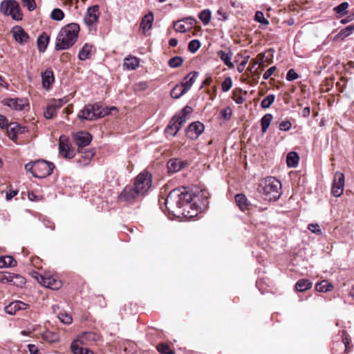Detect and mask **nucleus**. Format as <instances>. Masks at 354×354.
Masks as SVG:
<instances>
[{
  "label": "nucleus",
  "instance_id": "obj_3",
  "mask_svg": "<svg viewBox=\"0 0 354 354\" xmlns=\"http://www.w3.org/2000/svg\"><path fill=\"white\" fill-rule=\"evenodd\" d=\"M79 32L80 26L76 23L64 26L57 35L55 49L60 50L71 48L76 42Z\"/></svg>",
  "mask_w": 354,
  "mask_h": 354
},
{
  "label": "nucleus",
  "instance_id": "obj_32",
  "mask_svg": "<svg viewBox=\"0 0 354 354\" xmlns=\"http://www.w3.org/2000/svg\"><path fill=\"white\" fill-rule=\"evenodd\" d=\"M313 283L308 279H302L299 280L296 284V290L299 292H304L312 288Z\"/></svg>",
  "mask_w": 354,
  "mask_h": 354
},
{
  "label": "nucleus",
  "instance_id": "obj_13",
  "mask_svg": "<svg viewBox=\"0 0 354 354\" xmlns=\"http://www.w3.org/2000/svg\"><path fill=\"white\" fill-rule=\"evenodd\" d=\"M100 16L99 6L95 5L87 9L84 20L88 26H93L98 21Z\"/></svg>",
  "mask_w": 354,
  "mask_h": 354
},
{
  "label": "nucleus",
  "instance_id": "obj_53",
  "mask_svg": "<svg viewBox=\"0 0 354 354\" xmlns=\"http://www.w3.org/2000/svg\"><path fill=\"white\" fill-rule=\"evenodd\" d=\"M292 126V124L290 121L286 120L283 121L279 124V128L281 131H288Z\"/></svg>",
  "mask_w": 354,
  "mask_h": 354
},
{
  "label": "nucleus",
  "instance_id": "obj_62",
  "mask_svg": "<svg viewBox=\"0 0 354 354\" xmlns=\"http://www.w3.org/2000/svg\"><path fill=\"white\" fill-rule=\"evenodd\" d=\"M246 64L247 60H243L237 66V70L239 73H242L244 71Z\"/></svg>",
  "mask_w": 354,
  "mask_h": 354
},
{
  "label": "nucleus",
  "instance_id": "obj_37",
  "mask_svg": "<svg viewBox=\"0 0 354 354\" xmlns=\"http://www.w3.org/2000/svg\"><path fill=\"white\" fill-rule=\"evenodd\" d=\"M183 59L180 56H176L169 60L168 64L171 68H178L183 64Z\"/></svg>",
  "mask_w": 354,
  "mask_h": 354
},
{
  "label": "nucleus",
  "instance_id": "obj_21",
  "mask_svg": "<svg viewBox=\"0 0 354 354\" xmlns=\"http://www.w3.org/2000/svg\"><path fill=\"white\" fill-rule=\"evenodd\" d=\"M82 344L79 342V339L73 341L71 344V348L74 354H94L93 352L86 348H83Z\"/></svg>",
  "mask_w": 354,
  "mask_h": 354
},
{
  "label": "nucleus",
  "instance_id": "obj_15",
  "mask_svg": "<svg viewBox=\"0 0 354 354\" xmlns=\"http://www.w3.org/2000/svg\"><path fill=\"white\" fill-rule=\"evenodd\" d=\"M37 281L42 286L53 290L59 289L62 286V282L51 277H44L42 275L37 278Z\"/></svg>",
  "mask_w": 354,
  "mask_h": 354
},
{
  "label": "nucleus",
  "instance_id": "obj_51",
  "mask_svg": "<svg viewBox=\"0 0 354 354\" xmlns=\"http://www.w3.org/2000/svg\"><path fill=\"white\" fill-rule=\"evenodd\" d=\"M299 77L298 74L294 69H290L286 75V80L288 81H293Z\"/></svg>",
  "mask_w": 354,
  "mask_h": 354
},
{
  "label": "nucleus",
  "instance_id": "obj_23",
  "mask_svg": "<svg viewBox=\"0 0 354 354\" xmlns=\"http://www.w3.org/2000/svg\"><path fill=\"white\" fill-rule=\"evenodd\" d=\"M153 21V15L151 12H149L143 17L140 24V28L142 29L144 33L151 28Z\"/></svg>",
  "mask_w": 354,
  "mask_h": 354
},
{
  "label": "nucleus",
  "instance_id": "obj_5",
  "mask_svg": "<svg viewBox=\"0 0 354 354\" xmlns=\"http://www.w3.org/2000/svg\"><path fill=\"white\" fill-rule=\"evenodd\" d=\"M0 12L4 15L11 16L14 20L22 19L19 4L15 0H3L0 5Z\"/></svg>",
  "mask_w": 354,
  "mask_h": 354
},
{
  "label": "nucleus",
  "instance_id": "obj_12",
  "mask_svg": "<svg viewBox=\"0 0 354 354\" xmlns=\"http://www.w3.org/2000/svg\"><path fill=\"white\" fill-rule=\"evenodd\" d=\"M205 127L200 122L190 124L186 130V136L191 140H196L204 131Z\"/></svg>",
  "mask_w": 354,
  "mask_h": 354
},
{
  "label": "nucleus",
  "instance_id": "obj_38",
  "mask_svg": "<svg viewBox=\"0 0 354 354\" xmlns=\"http://www.w3.org/2000/svg\"><path fill=\"white\" fill-rule=\"evenodd\" d=\"M11 279L12 280L11 282H10V283H12L13 285H15L17 286H21L25 283L26 280L24 277L13 273H11Z\"/></svg>",
  "mask_w": 354,
  "mask_h": 354
},
{
  "label": "nucleus",
  "instance_id": "obj_56",
  "mask_svg": "<svg viewBox=\"0 0 354 354\" xmlns=\"http://www.w3.org/2000/svg\"><path fill=\"white\" fill-rule=\"evenodd\" d=\"M221 114L225 120H230L232 115V110L230 108H227L222 110Z\"/></svg>",
  "mask_w": 354,
  "mask_h": 354
},
{
  "label": "nucleus",
  "instance_id": "obj_4",
  "mask_svg": "<svg viewBox=\"0 0 354 354\" xmlns=\"http://www.w3.org/2000/svg\"><path fill=\"white\" fill-rule=\"evenodd\" d=\"M112 111H117V108L112 106L110 109L102 108L100 103L87 104L79 113L78 118L81 120H93L102 118L108 114H112Z\"/></svg>",
  "mask_w": 354,
  "mask_h": 354
},
{
  "label": "nucleus",
  "instance_id": "obj_7",
  "mask_svg": "<svg viewBox=\"0 0 354 354\" xmlns=\"http://www.w3.org/2000/svg\"><path fill=\"white\" fill-rule=\"evenodd\" d=\"M55 168L53 162L41 159L35 161L34 177L38 178L50 176Z\"/></svg>",
  "mask_w": 354,
  "mask_h": 354
},
{
  "label": "nucleus",
  "instance_id": "obj_49",
  "mask_svg": "<svg viewBox=\"0 0 354 354\" xmlns=\"http://www.w3.org/2000/svg\"><path fill=\"white\" fill-rule=\"evenodd\" d=\"M22 1L28 10L32 11L35 9L36 3L35 0H22Z\"/></svg>",
  "mask_w": 354,
  "mask_h": 354
},
{
  "label": "nucleus",
  "instance_id": "obj_17",
  "mask_svg": "<svg viewBox=\"0 0 354 354\" xmlns=\"http://www.w3.org/2000/svg\"><path fill=\"white\" fill-rule=\"evenodd\" d=\"M11 32L15 39L18 43L24 44L28 42L29 36L21 26H15Z\"/></svg>",
  "mask_w": 354,
  "mask_h": 354
},
{
  "label": "nucleus",
  "instance_id": "obj_54",
  "mask_svg": "<svg viewBox=\"0 0 354 354\" xmlns=\"http://www.w3.org/2000/svg\"><path fill=\"white\" fill-rule=\"evenodd\" d=\"M187 116V115L185 113H179L178 115H174L173 118H176V121L178 122H180V124L183 126V124L186 122Z\"/></svg>",
  "mask_w": 354,
  "mask_h": 354
},
{
  "label": "nucleus",
  "instance_id": "obj_55",
  "mask_svg": "<svg viewBox=\"0 0 354 354\" xmlns=\"http://www.w3.org/2000/svg\"><path fill=\"white\" fill-rule=\"evenodd\" d=\"M254 19L258 22L266 24V19L264 17V15L261 11L256 12Z\"/></svg>",
  "mask_w": 354,
  "mask_h": 354
},
{
  "label": "nucleus",
  "instance_id": "obj_35",
  "mask_svg": "<svg viewBox=\"0 0 354 354\" xmlns=\"http://www.w3.org/2000/svg\"><path fill=\"white\" fill-rule=\"evenodd\" d=\"M316 290L318 292H326L330 291L333 289V285L326 280H323L317 283L315 286Z\"/></svg>",
  "mask_w": 354,
  "mask_h": 354
},
{
  "label": "nucleus",
  "instance_id": "obj_20",
  "mask_svg": "<svg viewBox=\"0 0 354 354\" xmlns=\"http://www.w3.org/2000/svg\"><path fill=\"white\" fill-rule=\"evenodd\" d=\"M78 339L82 344H86L97 342L100 339V336L93 332H86L82 333Z\"/></svg>",
  "mask_w": 354,
  "mask_h": 354
},
{
  "label": "nucleus",
  "instance_id": "obj_6",
  "mask_svg": "<svg viewBox=\"0 0 354 354\" xmlns=\"http://www.w3.org/2000/svg\"><path fill=\"white\" fill-rule=\"evenodd\" d=\"M281 182L272 176L267 177V201H275L282 194Z\"/></svg>",
  "mask_w": 354,
  "mask_h": 354
},
{
  "label": "nucleus",
  "instance_id": "obj_57",
  "mask_svg": "<svg viewBox=\"0 0 354 354\" xmlns=\"http://www.w3.org/2000/svg\"><path fill=\"white\" fill-rule=\"evenodd\" d=\"M10 123H8V119L3 115H0V128L6 129Z\"/></svg>",
  "mask_w": 354,
  "mask_h": 354
},
{
  "label": "nucleus",
  "instance_id": "obj_14",
  "mask_svg": "<svg viewBox=\"0 0 354 354\" xmlns=\"http://www.w3.org/2000/svg\"><path fill=\"white\" fill-rule=\"evenodd\" d=\"M265 53H262L258 56V60L254 62L253 64L251 66L250 64V71L252 73L255 75H262V77L263 80H266V72L263 73V67H264V62L263 58L261 56L264 55Z\"/></svg>",
  "mask_w": 354,
  "mask_h": 354
},
{
  "label": "nucleus",
  "instance_id": "obj_39",
  "mask_svg": "<svg viewBox=\"0 0 354 354\" xmlns=\"http://www.w3.org/2000/svg\"><path fill=\"white\" fill-rule=\"evenodd\" d=\"M43 339L46 342L53 343L58 341L59 336L57 333L48 331L43 335Z\"/></svg>",
  "mask_w": 354,
  "mask_h": 354
},
{
  "label": "nucleus",
  "instance_id": "obj_59",
  "mask_svg": "<svg viewBox=\"0 0 354 354\" xmlns=\"http://www.w3.org/2000/svg\"><path fill=\"white\" fill-rule=\"evenodd\" d=\"M28 348L30 354H39V351L35 344H28Z\"/></svg>",
  "mask_w": 354,
  "mask_h": 354
},
{
  "label": "nucleus",
  "instance_id": "obj_61",
  "mask_svg": "<svg viewBox=\"0 0 354 354\" xmlns=\"http://www.w3.org/2000/svg\"><path fill=\"white\" fill-rule=\"evenodd\" d=\"M233 95H234V97H233V99L234 100L239 104H242L244 101V99L243 97L241 96H237L236 97V91H234V93H233Z\"/></svg>",
  "mask_w": 354,
  "mask_h": 354
},
{
  "label": "nucleus",
  "instance_id": "obj_45",
  "mask_svg": "<svg viewBox=\"0 0 354 354\" xmlns=\"http://www.w3.org/2000/svg\"><path fill=\"white\" fill-rule=\"evenodd\" d=\"M201 47V42L198 39L192 40L188 44V50L191 53L196 52Z\"/></svg>",
  "mask_w": 354,
  "mask_h": 354
},
{
  "label": "nucleus",
  "instance_id": "obj_18",
  "mask_svg": "<svg viewBox=\"0 0 354 354\" xmlns=\"http://www.w3.org/2000/svg\"><path fill=\"white\" fill-rule=\"evenodd\" d=\"M3 105L15 109L17 111L23 110L25 106V101L23 99H5L2 101Z\"/></svg>",
  "mask_w": 354,
  "mask_h": 354
},
{
  "label": "nucleus",
  "instance_id": "obj_27",
  "mask_svg": "<svg viewBox=\"0 0 354 354\" xmlns=\"http://www.w3.org/2000/svg\"><path fill=\"white\" fill-rule=\"evenodd\" d=\"M299 160V156L297 152L291 151L288 153L286 157L287 165L289 167L295 168L297 167Z\"/></svg>",
  "mask_w": 354,
  "mask_h": 354
},
{
  "label": "nucleus",
  "instance_id": "obj_33",
  "mask_svg": "<svg viewBox=\"0 0 354 354\" xmlns=\"http://www.w3.org/2000/svg\"><path fill=\"white\" fill-rule=\"evenodd\" d=\"M15 266H17V261L12 257H0V268L14 267Z\"/></svg>",
  "mask_w": 354,
  "mask_h": 354
},
{
  "label": "nucleus",
  "instance_id": "obj_24",
  "mask_svg": "<svg viewBox=\"0 0 354 354\" xmlns=\"http://www.w3.org/2000/svg\"><path fill=\"white\" fill-rule=\"evenodd\" d=\"M181 127L180 122H178L176 118H172L165 129V132L175 136Z\"/></svg>",
  "mask_w": 354,
  "mask_h": 354
},
{
  "label": "nucleus",
  "instance_id": "obj_47",
  "mask_svg": "<svg viewBox=\"0 0 354 354\" xmlns=\"http://www.w3.org/2000/svg\"><path fill=\"white\" fill-rule=\"evenodd\" d=\"M232 85V81L231 77H226L224 80V81L223 82L222 85H221L223 91H224V92L228 91L231 88Z\"/></svg>",
  "mask_w": 354,
  "mask_h": 354
},
{
  "label": "nucleus",
  "instance_id": "obj_16",
  "mask_svg": "<svg viewBox=\"0 0 354 354\" xmlns=\"http://www.w3.org/2000/svg\"><path fill=\"white\" fill-rule=\"evenodd\" d=\"M59 150L61 155L66 158H72L74 157V151L70 149L66 139H64L62 136L59 138Z\"/></svg>",
  "mask_w": 354,
  "mask_h": 354
},
{
  "label": "nucleus",
  "instance_id": "obj_50",
  "mask_svg": "<svg viewBox=\"0 0 354 354\" xmlns=\"http://www.w3.org/2000/svg\"><path fill=\"white\" fill-rule=\"evenodd\" d=\"M11 273H0V282L1 283H9L12 281Z\"/></svg>",
  "mask_w": 354,
  "mask_h": 354
},
{
  "label": "nucleus",
  "instance_id": "obj_64",
  "mask_svg": "<svg viewBox=\"0 0 354 354\" xmlns=\"http://www.w3.org/2000/svg\"><path fill=\"white\" fill-rule=\"evenodd\" d=\"M274 98L275 97L273 94L267 95V108H268L272 104L274 100Z\"/></svg>",
  "mask_w": 354,
  "mask_h": 354
},
{
  "label": "nucleus",
  "instance_id": "obj_36",
  "mask_svg": "<svg viewBox=\"0 0 354 354\" xmlns=\"http://www.w3.org/2000/svg\"><path fill=\"white\" fill-rule=\"evenodd\" d=\"M198 18L204 25H207L212 18L211 11L209 9L202 10L198 15Z\"/></svg>",
  "mask_w": 354,
  "mask_h": 354
},
{
  "label": "nucleus",
  "instance_id": "obj_29",
  "mask_svg": "<svg viewBox=\"0 0 354 354\" xmlns=\"http://www.w3.org/2000/svg\"><path fill=\"white\" fill-rule=\"evenodd\" d=\"M235 201L239 209L244 211L248 208L249 202L246 196L243 194H238L235 196Z\"/></svg>",
  "mask_w": 354,
  "mask_h": 354
},
{
  "label": "nucleus",
  "instance_id": "obj_60",
  "mask_svg": "<svg viewBox=\"0 0 354 354\" xmlns=\"http://www.w3.org/2000/svg\"><path fill=\"white\" fill-rule=\"evenodd\" d=\"M50 104L51 106H53L55 109L57 111V109H60L62 106V104H60V102L56 101V100H53Z\"/></svg>",
  "mask_w": 354,
  "mask_h": 354
},
{
  "label": "nucleus",
  "instance_id": "obj_34",
  "mask_svg": "<svg viewBox=\"0 0 354 354\" xmlns=\"http://www.w3.org/2000/svg\"><path fill=\"white\" fill-rule=\"evenodd\" d=\"M187 92V91L184 88L183 85L180 84L176 85L172 88V90L171 91L170 95H171V97H173L174 99H178Z\"/></svg>",
  "mask_w": 354,
  "mask_h": 354
},
{
  "label": "nucleus",
  "instance_id": "obj_22",
  "mask_svg": "<svg viewBox=\"0 0 354 354\" xmlns=\"http://www.w3.org/2000/svg\"><path fill=\"white\" fill-rule=\"evenodd\" d=\"M42 85L45 88H49L54 82L53 72L51 70H46L41 73Z\"/></svg>",
  "mask_w": 354,
  "mask_h": 354
},
{
  "label": "nucleus",
  "instance_id": "obj_1",
  "mask_svg": "<svg viewBox=\"0 0 354 354\" xmlns=\"http://www.w3.org/2000/svg\"><path fill=\"white\" fill-rule=\"evenodd\" d=\"M193 198V194L187 187L174 189L169 192L165 200L166 208L172 214L180 213V209L183 210L182 214H184L185 212L189 214V209H193L194 205L192 203Z\"/></svg>",
  "mask_w": 354,
  "mask_h": 354
},
{
  "label": "nucleus",
  "instance_id": "obj_40",
  "mask_svg": "<svg viewBox=\"0 0 354 354\" xmlns=\"http://www.w3.org/2000/svg\"><path fill=\"white\" fill-rule=\"evenodd\" d=\"M50 17L55 21H61L64 17V12L59 8H55L53 10Z\"/></svg>",
  "mask_w": 354,
  "mask_h": 354
},
{
  "label": "nucleus",
  "instance_id": "obj_11",
  "mask_svg": "<svg viewBox=\"0 0 354 354\" xmlns=\"http://www.w3.org/2000/svg\"><path fill=\"white\" fill-rule=\"evenodd\" d=\"M344 176L342 173L337 172L334 177V180L332 187V194L335 197H339L342 195L344 190Z\"/></svg>",
  "mask_w": 354,
  "mask_h": 354
},
{
  "label": "nucleus",
  "instance_id": "obj_25",
  "mask_svg": "<svg viewBox=\"0 0 354 354\" xmlns=\"http://www.w3.org/2000/svg\"><path fill=\"white\" fill-rule=\"evenodd\" d=\"M198 72L192 71L189 73L185 77L184 82H181V84L184 88L187 91L195 82L196 77L198 76Z\"/></svg>",
  "mask_w": 354,
  "mask_h": 354
},
{
  "label": "nucleus",
  "instance_id": "obj_10",
  "mask_svg": "<svg viewBox=\"0 0 354 354\" xmlns=\"http://www.w3.org/2000/svg\"><path fill=\"white\" fill-rule=\"evenodd\" d=\"M28 131L27 127L21 126L17 122H11L7 128V134L10 139L17 141V136Z\"/></svg>",
  "mask_w": 354,
  "mask_h": 354
},
{
  "label": "nucleus",
  "instance_id": "obj_31",
  "mask_svg": "<svg viewBox=\"0 0 354 354\" xmlns=\"http://www.w3.org/2000/svg\"><path fill=\"white\" fill-rule=\"evenodd\" d=\"M93 46L88 44H85L80 50L78 57L80 60H86L91 56Z\"/></svg>",
  "mask_w": 354,
  "mask_h": 354
},
{
  "label": "nucleus",
  "instance_id": "obj_26",
  "mask_svg": "<svg viewBox=\"0 0 354 354\" xmlns=\"http://www.w3.org/2000/svg\"><path fill=\"white\" fill-rule=\"evenodd\" d=\"M50 37L45 32H43L37 38V48L39 52L44 53L48 44Z\"/></svg>",
  "mask_w": 354,
  "mask_h": 354
},
{
  "label": "nucleus",
  "instance_id": "obj_46",
  "mask_svg": "<svg viewBox=\"0 0 354 354\" xmlns=\"http://www.w3.org/2000/svg\"><path fill=\"white\" fill-rule=\"evenodd\" d=\"M55 112L56 110L55 108L49 103L46 107V110L44 113V115L46 119H51L54 116Z\"/></svg>",
  "mask_w": 354,
  "mask_h": 354
},
{
  "label": "nucleus",
  "instance_id": "obj_41",
  "mask_svg": "<svg viewBox=\"0 0 354 354\" xmlns=\"http://www.w3.org/2000/svg\"><path fill=\"white\" fill-rule=\"evenodd\" d=\"M17 305L18 302H17L16 301L10 303L8 306L5 307L6 313L10 315L15 314L17 311L19 310Z\"/></svg>",
  "mask_w": 354,
  "mask_h": 354
},
{
  "label": "nucleus",
  "instance_id": "obj_9",
  "mask_svg": "<svg viewBox=\"0 0 354 354\" xmlns=\"http://www.w3.org/2000/svg\"><path fill=\"white\" fill-rule=\"evenodd\" d=\"M73 139L75 145L78 147V150L80 151L91 143L92 136L87 131H79L73 136Z\"/></svg>",
  "mask_w": 354,
  "mask_h": 354
},
{
  "label": "nucleus",
  "instance_id": "obj_48",
  "mask_svg": "<svg viewBox=\"0 0 354 354\" xmlns=\"http://www.w3.org/2000/svg\"><path fill=\"white\" fill-rule=\"evenodd\" d=\"M58 318L62 322L66 324H70L73 320L72 317L69 315L65 313H59Z\"/></svg>",
  "mask_w": 354,
  "mask_h": 354
},
{
  "label": "nucleus",
  "instance_id": "obj_44",
  "mask_svg": "<svg viewBox=\"0 0 354 354\" xmlns=\"http://www.w3.org/2000/svg\"><path fill=\"white\" fill-rule=\"evenodd\" d=\"M348 8V3L347 2H343L336 6L334 8V10L337 14L340 15L341 16L344 15L346 13V9Z\"/></svg>",
  "mask_w": 354,
  "mask_h": 354
},
{
  "label": "nucleus",
  "instance_id": "obj_52",
  "mask_svg": "<svg viewBox=\"0 0 354 354\" xmlns=\"http://www.w3.org/2000/svg\"><path fill=\"white\" fill-rule=\"evenodd\" d=\"M308 229L310 231H311L312 232L317 234H319L322 233L321 229L318 224L310 223L308 225Z\"/></svg>",
  "mask_w": 354,
  "mask_h": 354
},
{
  "label": "nucleus",
  "instance_id": "obj_19",
  "mask_svg": "<svg viewBox=\"0 0 354 354\" xmlns=\"http://www.w3.org/2000/svg\"><path fill=\"white\" fill-rule=\"evenodd\" d=\"M187 165L185 161H182L178 158L171 159L167 162V169L169 173H176L180 171Z\"/></svg>",
  "mask_w": 354,
  "mask_h": 354
},
{
  "label": "nucleus",
  "instance_id": "obj_30",
  "mask_svg": "<svg viewBox=\"0 0 354 354\" xmlns=\"http://www.w3.org/2000/svg\"><path fill=\"white\" fill-rule=\"evenodd\" d=\"M139 59L136 57H126L124 60V66L128 70H135L139 66Z\"/></svg>",
  "mask_w": 354,
  "mask_h": 354
},
{
  "label": "nucleus",
  "instance_id": "obj_28",
  "mask_svg": "<svg viewBox=\"0 0 354 354\" xmlns=\"http://www.w3.org/2000/svg\"><path fill=\"white\" fill-rule=\"evenodd\" d=\"M217 55L227 67L230 68L234 67V64L231 62L232 57V53L231 52L225 53L223 50H219Z\"/></svg>",
  "mask_w": 354,
  "mask_h": 354
},
{
  "label": "nucleus",
  "instance_id": "obj_58",
  "mask_svg": "<svg viewBox=\"0 0 354 354\" xmlns=\"http://www.w3.org/2000/svg\"><path fill=\"white\" fill-rule=\"evenodd\" d=\"M25 169L27 171H30L32 176H34V171H35V161L29 162L25 165Z\"/></svg>",
  "mask_w": 354,
  "mask_h": 354
},
{
  "label": "nucleus",
  "instance_id": "obj_43",
  "mask_svg": "<svg viewBox=\"0 0 354 354\" xmlns=\"http://www.w3.org/2000/svg\"><path fill=\"white\" fill-rule=\"evenodd\" d=\"M157 350L162 354H174V352L170 349L169 346L166 344H159L157 346Z\"/></svg>",
  "mask_w": 354,
  "mask_h": 354
},
{
  "label": "nucleus",
  "instance_id": "obj_42",
  "mask_svg": "<svg viewBox=\"0 0 354 354\" xmlns=\"http://www.w3.org/2000/svg\"><path fill=\"white\" fill-rule=\"evenodd\" d=\"M354 31V25L348 26L343 29H342L339 32V35L342 37V38H346L351 35L353 32Z\"/></svg>",
  "mask_w": 354,
  "mask_h": 354
},
{
  "label": "nucleus",
  "instance_id": "obj_2",
  "mask_svg": "<svg viewBox=\"0 0 354 354\" xmlns=\"http://www.w3.org/2000/svg\"><path fill=\"white\" fill-rule=\"evenodd\" d=\"M151 185V175L148 172L140 173L136 178L133 187H126L119 196L121 201L132 202L142 196Z\"/></svg>",
  "mask_w": 354,
  "mask_h": 354
},
{
  "label": "nucleus",
  "instance_id": "obj_63",
  "mask_svg": "<svg viewBox=\"0 0 354 354\" xmlns=\"http://www.w3.org/2000/svg\"><path fill=\"white\" fill-rule=\"evenodd\" d=\"M18 194L17 190L10 191V192L6 193V199L8 201L12 199L14 196H15Z\"/></svg>",
  "mask_w": 354,
  "mask_h": 354
},
{
  "label": "nucleus",
  "instance_id": "obj_8",
  "mask_svg": "<svg viewBox=\"0 0 354 354\" xmlns=\"http://www.w3.org/2000/svg\"><path fill=\"white\" fill-rule=\"evenodd\" d=\"M197 23V20L193 17H189L178 20L174 23V28L179 32H185L192 28Z\"/></svg>",
  "mask_w": 354,
  "mask_h": 354
}]
</instances>
